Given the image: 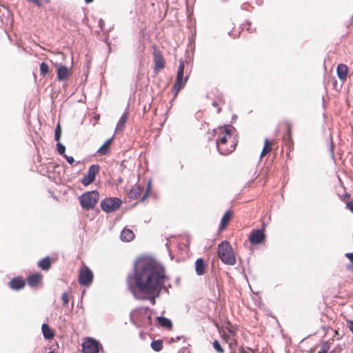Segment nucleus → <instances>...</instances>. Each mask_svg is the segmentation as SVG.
I'll list each match as a JSON object with an SVG mask.
<instances>
[{"label": "nucleus", "mask_w": 353, "mask_h": 353, "mask_svg": "<svg viewBox=\"0 0 353 353\" xmlns=\"http://www.w3.org/2000/svg\"><path fill=\"white\" fill-rule=\"evenodd\" d=\"M251 351H252L253 353H256V350H251Z\"/></svg>", "instance_id": "8fccbe9b"}, {"label": "nucleus", "mask_w": 353, "mask_h": 353, "mask_svg": "<svg viewBox=\"0 0 353 353\" xmlns=\"http://www.w3.org/2000/svg\"><path fill=\"white\" fill-rule=\"evenodd\" d=\"M99 199V194L98 191H89L85 192L79 197V203L83 209L89 210L95 207Z\"/></svg>", "instance_id": "20e7f679"}, {"label": "nucleus", "mask_w": 353, "mask_h": 353, "mask_svg": "<svg viewBox=\"0 0 353 353\" xmlns=\"http://www.w3.org/2000/svg\"><path fill=\"white\" fill-rule=\"evenodd\" d=\"M128 119V115L126 114H123L117 123V130H122L124 127Z\"/></svg>", "instance_id": "c756f323"}, {"label": "nucleus", "mask_w": 353, "mask_h": 353, "mask_svg": "<svg viewBox=\"0 0 353 353\" xmlns=\"http://www.w3.org/2000/svg\"><path fill=\"white\" fill-rule=\"evenodd\" d=\"M218 256L221 261L228 265H234L236 263L233 248L228 241H223L218 245Z\"/></svg>", "instance_id": "7ed1b4c3"}, {"label": "nucleus", "mask_w": 353, "mask_h": 353, "mask_svg": "<svg viewBox=\"0 0 353 353\" xmlns=\"http://www.w3.org/2000/svg\"><path fill=\"white\" fill-rule=\"evenodd\" d=\"M43 276L41 273L36 272L28 275L27 283L31 288H37L42 281Z\"/></svg>", "instance_id": "2eb2a0df"}, {"label": "nucleus", "mask_w": 353, "mask_h": 353, "mask_svg": "<svg viewBox=\"0 0 353 353\" xmlns=\"http://www.w3.org/2000/svg\"><path fill=\"white\" fill-rule=\"evenodd\" d=\"M275 143V141H270L266 138L264 141V146L261 153V158L265 157L267 154L272 150V145Z\"/></svg>", "instance_id": "4be33fe9"}, {"label": "nucleus", "mask_w": 353, "mask_h": 353, "mask_svg": "<svg viewBox=\"0 0 353 353\" xmlns=\"http://www.w3.org/2000/svg\"><path fill=\"white\" fill-rule=\"evenodd\" d=\"M157 321H158V323L164 328L171 330L172 327V321L164 316H158L157 318Z\"/></svg>", "instance_id": "bb28decb"}, {"label": "nucleus", "mask_w": 353, "mask_h": 353, "mask_svg": "<svg viewBox=\"0 0 353 353\" xmlns=\"http://www.w3.org/2000/svg\"><path fill=\"white\" fill-rule=\"evenodd\" d=\"M327 353H335V352L332 350V351H330V352H327Z\"/></svg>", "instance_id": "3c124183"}, {"label": "nucleus", "mask_w": 353, "mask_h": 353, "mask_svg": "<svg viewBox=\"0 0 353 353\" xmlns=\"http://www.w3.org/2000/svg\"><path fill=\"white\" fill-rule=\"evenodd\" d=\"M330 344H331L330 340L327 341L326 342H323L321 345L320 349L317 353H327L330 349Z\"/></svg>", "instance_id": "c85d7f7f"}, {"label": "nucleus", "mask_w": 353, "mask_h": 353, "mask_svg": "<svg viewBox=\"0 0 353 353\" xmlns=\"http://www.w3.org/2000/svg\"><path fill=\"white\" fill-rule=\"evenodd\" d=\"M339 331L335 330H334V336H333V338H334L335 336H339ZM332 341H334V339H332Z\"/></svg>", "instance_id": "a18cd8bd"}, {"label": "nucleus", "mask_w": 353, "mask_h": 353, "mask_svg": "<svg viewBox=\"0 0 353 353\" xmlns=\"http://www.w3.org/2000/svg\"><path fill=\"white\" fill-rule=\"evenodd\" d=\"M61 299L63 301V305H65V306L68 305V302H69V297H68V294L67 292H63L62 294Z\"/></svg>", "instance_id": "c9c22d12"}, {"label": "nucleus", "mask_w": 353, "mask_h": 353, "mask_svg": "<svg viewBox=\"0 0 353 353\" xmlns=\"http://www.w3.org/2000/svg\"><path fill=\"white\" fill-rule=\"evenodd\" d=\"M61 128L60 123H59L57 125V126L55 128V130H54V139H55V141H59V140L61 139Z\"/></svg>", "instance_id": "2f4dec72"}, {"label": "nucleus", "mask_w": 353, "mask_h": 353, "mask_svg": "<svg viewBox=\"0 0 353 353\" xmlns=\"http://www.w3.org/2000/svg\"><path fill=\"white\" fill-rule=\"evenodd\" d=\"M94 0H85V1L87 3H90L93 1Z\"/></svg>", "instance_id": "09e8293b"}, {"label": "nucleus", "mask_w": 353, "mask_h": 353, "mask_svg": "<svg viewBox=\"0 0 353 353\" xmlns=\"http://www.w3.org/2000/svg\"><path fill=\"white\" fill-rule=\"evenodd\" d=\"M54 65L57 68V79L59 81L67 80L72 74L71 71L67 66L61 63H55Z\"/></svg>", "instance_id": "ddd939ff"}, {"label": "nucleus", "mask_w": 353, "mask_h": 353, "mask_svg": "<svg viewBox=\"0 0 353 353\" xmlns=\"http://www.w3.org/2000/svg\"><path fill=\"white\" fill-rule=\"evenodd\" d=\"M339 79L343 83L346 81L348 73V68L344 63H340L336 68Z\"/></svg>", "instance_id": "f3484780"}, {"label": "nucleus", "mask_w": 353, "mask_h": 353, "mask_svg": "<svg viewBox=\"0 0 353 353\" xmlns=\"http://www.w3.org/2000/svg\"><path fill=\"white\" fill-rule=\"evenodd\" d=\"M112 142V138L108 139L97 150L99 155H108L110 152V147Z\"/></svg>", "instance_id": "412c9836"}, {"label": "nucleus", "mask_w": 353, "mask_h": 353, "mask_svg": "<svg viewBox=\"0 0 353 353\" xmlns=\"http://www.w3.org/2000/svg\"><path fill=\"white\" fill-rule=\"evenodd\" d=\"M167 277L163 267L148 261H141L134 268V275L129 276V290L137 299H145L159 292Z\"/></svg>", "instance_id": "f257e3e1"}, {"label": "nucleus", "mask_w": 353, "mask_h": 353, "mask_svg": "<svg viewBox=\"0 0 353 353\" xmlns=\"http://www.w3.org/2000/svg\"><path fill=\"white\" fill-rule=\"evenodd\" d=\"M195 266H196V272L198 275L201 276V275H203L205 274L206 265L204 263V261L201 258L198 259L196 261Z\"/></svg>", "instance_id": "393cba45"}, {"label": "nucleus", "mask_w": 353, "mask_h": 353, "mask_svg": "<svg viewBox=\"0 0 353 353\" xmlns=\"http://www.w3.org/2000/svg\"><path fill=\"white\" fill-rule=\"evenodd\" d=\"M346 208L353 213V200L346 202Z\"/></svg>", "instance_id": "e433bc0d"}, {"label": "nucleus", "mask_w": 353, "mask_h": 353, "mask_svg": "<svg viewBox=\"0 0 353 353\" xmlns=\"http://www.w3.org/2000/svg\"><path fill=\"white\" fill-rule=\"evenodd\" d=\"M57 148L58 152L60 154L64 156L65 151V147L58 141V143H57Z\"/></svg>", "instance_id": "f704fd0d"}, {"label": "nucleus", "mask_w": 353, "mask_h": 353, "mask_svg": "<svg viewBox=\"0 0 353 353\" xmlns=\"http://www.w3.org/2000/svg\"><path fill=\"white\" fill-rule=\"evenodd\" d=\"M154 294H152V295H148L147 298H145V299H148L150 301V302L152 304V305H155L156 303V300H155V297L153 296Z\"/></svg>", "instance_id": "4c0bfd02"}, {"label": "nucleus", "mask_w": 353, "mask_h": 353, "mask_svg": "<svg viewBox=\"0 0 353 353\" xmlns=\"http://www.w3.org/2000/svg\"><path fill=\"white\" fill-rule=\"evenodd\" d=\"M184 68H185V63L183 61L180 60L179 61V65L177 71V75H176V79L172 88V90L174 92V97H176L179 92L180 90L182 87L184 86L185 84L188 77L185 78L183 80V74H184Z\"/></svg>", "instance_id": "423d86ee"}, {"label": "nucleus", "mask_w": 353, "mask_h": 353, "mask_svg": "<svg viewBox=\"0 0 353 353\" xmlns=\"http://www.w3.org/2000/svg\"><path fill=\"white\" fill-rule=\"evenodd\" d=\"M99 170L100 166L99 165L94 164L90 165L88 173L81 179V183L85 186L90 185L94 181L95 177L99 174Z\"/></svg>", "instance_id": "1a4fd4ad"}, {"label": "nucleus", "mask_w": 353, "mask_h": 353, "mask_svg": "<svg viewBox=\"0 0 353 353\" xmlns=\"http://www.w3.org/2000/svg\"><path fill=\"white\" fill-rule=\"evenodd\" d=\"M345 256L350 260L352 263L350 265H347V269L353 270V253H346Z\"/></svg>", "instance_id": "72a5a7b5"}, {"label": "nucleus", "mask_w": 353, "mask_h": 353, "mask_svg": "<svg viewBox=\"0 0 353 353\" xmlns=\"http://www.w3.org/2000/svg\"><path fill=\"white\" fill-rule=\"evenodd\" d=\"M144 192V188L140 185H135L128 193V198L135 200L141 197Z\"/></svg>", "instance_id": "a211bd4d"}, {"label": "nucleus", "mask_w": 353, "mask_h": 353, "mask_svg": "<svg viewBox=\"0 0 353 353\" xmlns=\"http://www.w3.org/2000/svg\"><path fill=\"white\" fill-rule=\"evenodd\" d=\"M215 133L217 135L216 148L220 154L228 155L235 150L238 139L233 127H219L215 130Z\"/></svg>", "instance_id": "f03ea898"}, {"label": "nucleus", "mask_w": 353, "mask_h": 353, "mask_svg": "<svg viewBox=\"0 0 353 353\" xmlns=\"http://www.w3.org/2000/svg\"><path fill=\"white\" fill-rule=\"evenodd\" d=\"M134 234L130 229L124 228L121 233V239L123 241L130 242L134 239Z\"/></svg>", "instance_id": "5701e85b"}, {"label": "nucleus", "mask_w": 353, "mask_h": 353, "mask_svg": "<svg viewBox=\"0 0 353 353\" xmlns=\"http://www.w3.org/2000/svg\"><path fill=\"white\" fill-rule=\"evenodd\" d=\"M350 197V194H345V195H343L342 196V199L344 200L345 198H349Z\"/></svg>", "instance_id": "de8ad7c7"}, {"label": "nucleus", "mask_w": 353, "mask_h": 353, "mask_svg": "<svg viewBox=\"0 0 353 353\" xmlns=\"http://www.w3.org/2000/svg\"><path fill=\"white\" fill-rule=\"evenodd\" d=\"M100 119V115L99 114H97L94 117V119L97 121H98Z\"/></svg>", "instance_id": "49530a36"}, {"label": "nucleus", "mask_w": 353, "mask_h": 353, "mask_svg": "<svg viewBox=\"0 0 353 353\" xmlns=\"http://www.w3.org/2000/svg\"><path fill=\"white\" fill-rule=\"evenodd\" d=\"M213 347L216 350L218 353H223L224 350L221 346L220 343L217 340H214L213 342Z\"/></svg>", "instance_id": "473e14b6"}, {"label": "nucleus", "mask_w": 353, "mask_h": 353, "mask_svg": "<svg viewBox=\"0 0 353 353\" xmlns=\"http://www.w3.org/2000/svg\"><path fill=\"white\" fill-rule=\"evenodd\" d=\"M64 157L65 158L67 161L71 165L73 164V163L74 162V159L72 157H68L66 154H64Z\"/></svg>", "instance_id": "58836bf2"}, {"label": "nucleus", "mask_w": 353, "mask_h": 353, "mask_svg": "<svg viewBox=\"0 0 353 353\" xmlns=\"http://www.w3.org/2000/svg\"><path fill=\"white\" fill-rule=\"evenodd\" d=\"M9 285L12 289H13L14 290H19L25 287L26 282L22 277L18 276V277L13 278L10 281Z\"/></svg>", "instance_id": "6ab92c4d"}, {"label": "nucleus", "mask_w": 353, "mask_h": 353, "mask_svg": "<svg viewBox=\"0 0 353 353\" xmlns=\"http://www.w3.org/2000/svg\"><path fill=\"white\" fill-rule=\"evenodd\" d=\"M122 201L117 197L105 198L101 202L102 210L106 212H112L117 210L121 205Z\"/></svg>", "instance_id": "0eeeda50"}, {"label": "nucleus", "mask_w": 353, "mask_h": 353, "mask_svg": "<svg viewBox=\"0 0 353 353\" xmlns=\"http://www.w3.org/2000/svg\"><path fill=\"white\" fill-rule=\"evenodd\" d=\"M150 345L154 351L159 352L163 347V341L161 339L154 340L151 343Z\"/></svg>", "instance_id": "cd10ccee"}, {"label": "nucleus", "mask_w": 353, "mask_h": 353, "mask_svg": "<svg viewBox=\"0 0 353 353\" xmlns=\"http://www.w3.org/2000/svg\"><path fill=\"white\" fill-rule=\"evenodd\" d=\"M52 265V260L50 257L47 256L38 262V266L43 270H48Z\"/></svg>", "instance_id": "a878e982"}, {"label": "nucleus", "mask_w": 353, "mask_h": 353, "mask_svg": "<svg viewBox=\"0 0 353 353\" xmlns=\"http://www.w3.org/2000/svg\"><path fill=\"white\" fill-rule=\"evenodd\" d=\"M132 317L143 327H148L152 324V316L148 307L135 309L132 313Z\"/></svg>", "instance_id": "39448f33"}, {"label": "nucleus", "mask_w": 353, "mask_h": 353, "mask_svg": "<svg viewBox=\"0 0 353 353\" xmlns=\"http://www.w3.org/2000/svg\"><path fill=\"white\" fill-rule=\"evenodd\" d=\"M265 238V235L263 230H255L250 233L249 241L252 245H256L263 243Z\"/></svg>", "instance_id": "4468645a"}, {"label": "nucleus", "mask_w": 353, "mask_h": 353, "mask_svg": "<svg viewBox=\"0 0 353 353\" xmlns=\"http://www.w3.org/2000/svg\"><path fill=\"white\" fill-rule=\"evenodd\" d=\"M212 105H213L214 107H216V108H217V112H220V111H221V108H220V107H219V103H218V102H216V101H214V102L212 103Z\"/></svg>", "instance_id": "c03bdc74"}, {"label": "nucleus", "mask_w": 353, "mask_h": 353, "mask_svg": "<svg viewBox=\"0 0 353 353\" xmlns=\"http://www.w3.org/2000/svg\"><path fill=\"white\" fill-rule=\"evenodd\" d=\"M231 334H228L224 333L222 336L223 339L229 345V347L230 350H233L234 347L237 345V342L236 339L234 338V333L232 331H230Z\"/></svg>", "instance_id": "aec40b11"}, {"label": "nucleus", "mask_w": 353, "mask_h": 353, "mask_svg": "<svg viewBox=\"0 0 353 353\" xmlns=\"http://www.w3.org/2000/svg\"><path fill=\"white\" fill-rule=\"evenodd\" d=\"M148 193H149V189H148L146 191H145L144 194H143V196L141 199V201H144L146 199V198L148 197Z\"/></svg>", "instance_id": "a19ab883"}, {"label": "nucleus", "mask_w": 353, "mask_h": 353, "mask_svg": "<svg viewBox=\"0 0 353 353\" xmlns=\"http://www.w3.org/2000/svg\"><path fill=\"white\" fill-rule=\"evenodd\" d=\"M347 323L348 328L353 333V321L347 320Z\"/></svg>", "instance_id": "ea45409f"}, {"label": "nucleus", "mask_w": 353, "mask_h": 353, "mask_svg": "<svg viewBox=\"0 0 353 353\" xmlns=\"http://www.w3.org/2000/svg\"><path fill=\"white\" fill-rule=\"evenodd\" d=\"M154 50V70L156 73L159 72L161 70L163 69L165 65V61L163 57L161 52L156 47L153 46Z\"/></svg>", "instance_id": "9d476101"}, {"label": "nucleus", "mask_w": 353, "mask_h": 353, "mask_svg": "<svg viewBox=\"0 0 353 353\" xmlns=\"http://www.w3.org/2000/svg\"><path fill=\"white\" fill-rule=\"evenodd\" d=\"M233 218V212L232 210H227L223 214V217L221 220V224L219 227V231L222 232L225 230L230 223V221Z\"/></svg>", "instance_id": "dca6fc26"}, {"label": "nucleus", "mask_w": 353, "mask_h": 353, "mask_svg": "<svg viewBox=\"0 0 353 353\" xmlns=\"http://www.w3.org/2000/svg\"><path fill=\"white\" fill-rule=\"evenodd\" d=\"M283 125L286 133L283 139L285 145L288 146L289 152H287V155L288 156L290 152L294 149V141L292 137V125L289 121H285Z\"/></svg>", "instance_id": "9b49d317"}, {"label": "nucleus", "mask_w": 353, "mask_h": 353, "mask_svg": "<svg viewBox=\"0 0 353 353\" xmlns=\"http://www.w3.org/2000/svg\"><path fill=\"white\" fill-rule=\"evenodd\" d=\"M99 343L94 339H88L83 343V353H99Z\"/></svg>", "instance_id": "f8f14e48"}, {"label": "nucleus", "mask_w": 353, "mask_h": 353, "mask_svg": "<svg viewBox=\"0 0 353 353\" xmlns=\"http://www.w3.org/2000/svg\"><path fill=\"white\" fill-rule=\"evenodd\" d=\"M341 350H342V348H341V346H339V345L336 346V347L333 350V351H334V352H335V353H341Z\"/></svg>", "instance_id": "37998d69"}, {"label": "nucleus", "mask_w": 353, "mask_h": 353, "mask_svg": "<svg viewBox=\"0 0 353 353\" xmlns=\"http://www.w3.org/2000/svg\"><path fill=\"white\" fill-rule=\"evenodd\" d=\"M93 281V273L91 270L83 263L79 274V283L81 285L89 286Z\"/></svg>", "instance_id": "6e6552de"}, {"label": "nucleus", "mask_w": 353, "mask_h": 353, "mask_svg": "<svg viewBox=\"0 0 353 353\" xmlns=\"http://www.w3.org/2000/svg\"><path fill=\"white\" fill-rule=\"evenodd\" d=\"M27 1L34 3L35 5H37L39 7L41 6V3L39 0H27Z\"/></svg>", "instance_id": "79ce46f5"}, {"label": "nucleus", "mask_w": 353, "mask_h": 353, "mask_svg": "<svg viewBox=\"0 0 353 353\" xmlns=\"http://www.w3.org/2000/svg\"><path fill=\"white\" fill-rule=\"evenodd\" d=\"M41 329L43 336L46 339H52L54 338V333L48 324L43 323Z\"/></svg>", "instance_id": "b1692460"}, {"label": "nucleus", "mask_w": 353, "mask_h": 353, "mask_svg": "<svg viewBox=\"0 0 353 353\" xmlns=\"http://www.w3.org/2000/svg\"><path fill=\"white\" fill-rule=\"evenodd\" d=\"M49 72V66L45 63L42 62L40 64V74L43 77H45Z\"/></svg>", "instance_id": "7c9ffc66"}]
</instances>
